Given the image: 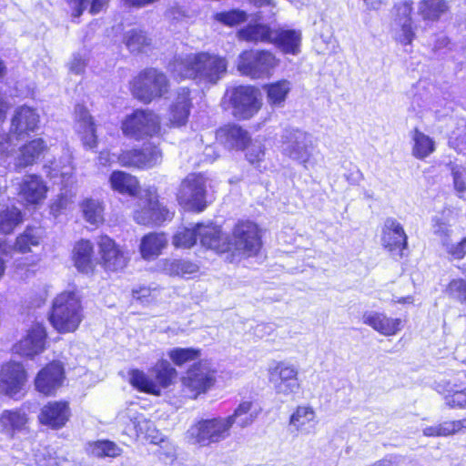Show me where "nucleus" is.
<instances>
[{
	"instance_id": "1",
	"label": "nucleus",
	"mask_w": 466,
	"mask_h": 466,
	"mask_svg": "<svg viewBox=\"0 0 466 466\" xmlns=\"http://www.w3.org/2000/svg\"><path fill=\"white\" fill-rule=\"evenodd\" d=\"M174 77L191 78L199 83L217 84L226 74L228 62L225 57L208 52L179 56L169 63Z\"/></svg>"
},
{
	"instance_id": "2",
	"label": "nucleus",
	"mask_w": 466,
	"mask_h": 466,
	"mask_svg": "<svg viewBox=\"0 0 466 466\" xmlns=\"http://www.w3.org/2000/svg\"><path fill=\"white\" fill-rule=\"evenodd\" d=\"M281 154L300 164L305 169L314 168L318 164L319 151L312 136L301 129L286 127L279 140Z\"/></svg>"
},
{
	"instance_id": "3",
	"label": "nucleus",
	"mask_w": 466,
	"mask_h": 466,
	"mask_svg": "<svg viewBox=\"0 0 466 466\" xmlns=\"http://www.w3.org/2000/svg\"><path fill=\"white\" fill-rule=\"evenodd\" d=\"M82 317L81 302L76 292L65 291L56 297L50 322L57 331H75L82 321Z\"/></svg>"
},
{
	"instance_id": "4",
	"label": "nucleus",
	"mask_w": 466,
	"mask_h": 466,
	"mask_svg": "<svg viewBox=\"0 0 466 466\" xmlns=\"http://www.w3.org/2000/svg\"><path fill=\"white\" fill-rule=\"evenodd\" d=\"M279 59L268 50L249 49L241 52L237 58V70L251 79L268 78L279 66Z\"/></svg>"
},
{
	"instance_id": "5",
	"label": "nucleus",
	"mask_w": 466,
	"mask_h": 466,
	"mask_svg": "<svg viewBox=\"0 0 466 466\" xmlns=\"http://www.w3.org/2000/svg\"><path fill=\"white\" fill-rule=\"evenodd\" d=\"M230 419L215 417L197 421L187 431L189 441L201 447L219 443L230 436Z\"/></svg>"
},
{
	"instance_id": "6",
	"label": "nucleus",
	"mask_w": 466,
	"mask_h": 466,
	"mask_svg": "<svg viewBox=\"0 0 466 466\" xmlns=\"http://www.w3.org/2000/svg\"><path fill=\"white\" fill-rule=\"evenodd\" d=\"M121 129L126 137L136 140L152 137L160 133V117L149 109H137L125 117Z\"/></svg>"
},
{
	"instance_id": "7",
	"label": "nucleus",
	"mask_w": 466,
	"mask_h": 466,
	"mask_svg": "<svg viewBox=\"0 0 466 466\" xmlns=\"http://www.w3.org/2000/svg\"><path fill=\"white\" fill-rule=\"evenodd\" d=\"M207 183L208 179L203 174H188L177 193L179 205L190 211H203L207 207Z\"/></svg>"
},
{
	"instance_id": "8",
	"label": "nucleus",
	"mask_w": 466,
	"mask_h": 466,
	"mask_svg": "<svg viewBox=\"0 0 466 466\" xmlns=\"http://www.w3.org/2000/svg\"><path fill=\"white\" fill-rule=\"evenodd\" d=\"M232 115L238 119H249L260 109L258 90L252 86H238L227 91Z\"/></svg>"
},
{
	"instance_id": "9",
	"label": "nucleus",
	"mask_w": 466,
	"mask_h": 466,
	"mask_svg": "<svg viewBox=\"0 0 466 466\" xmlns=\"http://www.w3.org/2000/svg\"><path fill=\"white\" fill-rule=\"evenodd\" d=\"M168 81L167 76L155 68L141 72L133 82V95L144 103L151 102L155 97L167 92Z\"/></svg>"
},
{
	"instance_id": "10",
	"label": "nucleus",
	"mask_w": 466,
	"mask_h": 466,
	"mask_svg": "<svg viewBox=\"0 0 466 466\" xmlns=\"http://www.w3.org/2000/svg\"><path fill=\"white\" fill-rule=\"evenodd\" d=\"M268 380L280 396L289 397L300 390L299 370L289 361H274L268 368Z\"/></svg>"
},
{
	"instance_id": "11",
	"label": "nucleus",
	"mask_w": 466,
	"mask_h": 466,
	"mask_svg": "<svg viewBox=\"0 0 466 466\" xmlns=\"http://www.w3.org/2000/svg\"><path fill=\"white\" fill-rule=\"evenodd\" d=\"M412 11V4L409 1L395 4L391 11L390 34L394 41L401 46L411 45L416 36Z\"/></svg>"
},
{
	"instance_id": "12",
	"label": "nucleus",
	"mask_w": 466,
	"mask_h": 466,
	"mask_svg": "<svg viewBox=\"0 0 466 466\" xmlns=\"http://www.w3.org/2000/svg\"><path fill=\"white\" fill-rule=\"evenodd\" d=\"M262 245L258 226L251 221L238 222L233 230L230 249L244 257L256 255Z\"/></svg>"
},
{
	"instance_id": "13",
	"label": "nucleus",
	"mask_w": 466,
	"mask_h": 466,
	"mask_svg": "<svg viewBox=\"0 0 466 466\" xmlns=\"http://www.w3.org/2000/svg\"><path fill=\"white\" fill-rule=\"evenodd\" d=\"M183 392L191 399L206 393L215 382V371L206 363L198 362L187 370L181 379Z\"/></svg>"
},
{
	"instance_id": "14",
	"label": "nucleus",
	"mask_w": 466,
	"mask_h": 466,
	"mask_svg": "<svg viewBox=\"0 0 466 466\" xmlns=\"http://www.w3.org/2000/svg\"><path fill=\"white\" fill-rule=\"evenodd\" d=\"M171 218L172 214L159 204L155 192L151 190L145 191L134 211V219L142 225H157Z\"/></svg>"
},
{
	"instance_id": "15",
	"label": "nucleus",
	"mask_w": 466,
	"mask_h": 466,
	"mask_svg": "<svg viewBox=\"0 0 466 466\" xmlns=\"http://www.w3.org/2000/svg\"><path fill=\"white\" fill-rule=\"evenodd\" d=\"M17 195L25 206H38L46 198L48 187L43 178L37 175H25L17 183Z\"/></svg>"
},
{
	"instance_id": "16",
	"label": "nucleus",
	"mask_w": 466,
	"mask_h": 466,
	"mask_svg": "<svg viewBox=\"0 0 466 466\" xmlns=\"http://www.w3.org/2000/svg\"><path fill=\"white\" fill-rule=\"evenodd\" d=\"M97 245L105 269L118 271L127 266L129 260L128 253L117 246L112 238L100 236Z\"/></svg>"
},
{
	"instance_id": "17",
	"label": "nucleus",
	"mask_w": 466,
	"mask_h": 466,
	"mask_svg": "<svg viewBox=\"0 0 466 466\" xmlns=\"http://www.w3.org/2000/svg\"><path fill=\"white\" fill-rule=\"evenodd\" d=\"M26 381V372L17 362H8L0 370V391L9 397H16Z\"/></svg>"
},
{
	"instance_id": "18",
	"label": "nucleus",
	"mask_w": 466,
	"mask_h": 466,
	"mask_svg": "<svg viewBox=\"0 0 466 466\" xmlns=\"http://www.w3.org/2000/svg\"><path fill=\"white\" fill-rule=\"evenodd\" d=\"M382 246L392 256L401 258L407 247V235L401 224L393 218H388L383 224L381 234Z\"/></svg>"
},
{
	"instance_id": "19",
	"label": "nucleus",
	"mask_w": 466,
	"mask_h": 466,
	"mask_svg": "<svg viewBox=\"0 0 466 466\" xmlns=\"http://www.w3.org/2000/svg\"><path fill=\"white\" fill-rule=\"evenodd\" d=\"M64 379L62 364L58 361L51 362L37 373L35 380V389L44 395H53L62 386Z\"/></svg>"
},
{
	"instance_id": "20",
	"label": "nucleus",
	"mask_w": 466,
	"mask_h": 466,
	"mask_svg": "<svg viewBox=\"0 0 466 466\" xmlns=\"http://www.w3.org/2000/svg\"><path fill=\"white\" fill-rule=\"evenodd\" d=\"M435 390L443 396L445 404L451 409H466V385L461 379L441 380Z\"/></svg>"
},
{
	"instance_id": "21",
	"label": "nucleus",
	"mask_w": 466,
	"mask_h": 466,
	"mask_svg": "<svg viewBox=\"0 0 466 466\" xmlns=\"http://www.w3.org/2000/svg\"><path fill=\"white\" fill-rule=\"evenodd\" d=\"M74 127L86 147L92 149L96 147V125L88 110L83 105L76 106Z\"/></svg>"
},
{
	"instance_id": "22",
	"label": "nucleus",
	"mask_w": 466,
	"mask_h": 466,
	"mask_svg": "<svg viewBox=\"0 0 466 466\" xmlns=\"http://www.w3.org/2000/svg\"><path fill=\"white\" fill-rule=\"evenodd\" d=\"M198 234L203 247L224 253L230 250L228 237L221 231V228L213 224H198Z\"/></svg>"
},
{
	"instance_id": "23",
	"label": "nucleus",
	"mask_w": 466,
	"mask_h": 466,
	"mask_svg": "<svg viewBox=\"0 0 466 466\" xmlns=\"http://www.w3.org/2000/svg\"><path fill=\"white\" fill-rule=\"evenodd\" d=\"M46 332L43 325L36 323L15 347V352L32 358L41 353L46 345Z\"/></svg>"
},
{
	"instance_id": "24",
	"label": "nucleus",
	"mask_w": 466,
	"mask_h": 466,
	"mask_svg": "<svg viewBox=\"0 0 466 466\" xmlns=\"http://www.w3.org/2000/svg\"><path fill=\"white\" fill-rule=\"evenodd\" d=\"M70 408L66 401H49L39 413L38 419L43 425L52 429H61L70 418Z\"/></svg>"
},
{
	"instance_id": "25",
	"label": "nucleus",
	"mask_w": 466,
	"mask_h": 466,
	"mask_svg": "<svg viewBox=\"0 0 466 466\" xmlns=\"http://www.w3.org/2000/svg\"><path fill=\"white\" fill-rule=\"evenodd\" d=\"M362 321L383 336H393L402 328V320L391 318L384 312L369 310L363 313Z\"/></svg>"
},
{
	"instance_id": "26",
	"label": "nucleus",
	"mask_w": 466,
	"mask_h": 466,
	"mask_svg": "<svg viewBox=\"0 0 466 466\" xmlns=\"http://www.w3.org/2000/svg\"><path fill=\"white\" fill-rule=\"evenodd\" d=\"M46 142L41 138H34L19 147L15 157L16 168H25L35 164L47 152Z\"/></svg>"
},
{
	"instance_id": "27",
	"label": "nucleus",
	"mask_w": 466,
	"mask_h": 466,
	"mask_svg": "<svg viewBox=\"0 0 466 466\" xmlns=\"http://www.w3.org/2000/svg\"><path fill=\"white\" fill-rule=\"evenodd\" d=\"M318 422L315 410L309 405L298 406L289 419L290 428L303 435L313 433Z\"/></svg>"
},
{
	"instance_id": "28",
	"label": "nucleus",
	"mask_w": 466,
	"mask_h": 466,
	"mask_svg": "<svg viewBox=\"0 0 466 466\" xmlns=\"http://www.w3.org/2000/svg\"><path fill=\"white\" fill-rule=\"evenodd\" d=\"M301 39L299 30L278 28L273 30L271 44L284 54L297 56L300 53Z\"/></svg>"
},
{
	"instance_id": "29",
	"label": "nucleus",
	"mask_w": 466,
	"mask_h": 466,
	"mask_svg": "<svg viewBox=\"0 0 466 466\" xmlns=\"http://www.w3.org/2000/svg\"><path fill=\"white\" fill-rule=\"evenodd\" d=\"M93 257L94 246L90 240L80 239L75 244L72 258L78 271L86 274L93 272L96 266Z\"/></svg>"
},
{
	"instance_id": "30",
	"label": "nucleus",
	"mask_w": 466,
	"mask_h": 466,
	"mask_svg": "<svg viewBox=\"0 0 466 466\" xmlns=\"http://www.w3.org/2000/svg\"><path fill=\"white\" fill-rule=\"evenodd\" d=\"M191 107V99L187 88H180L170 106L169 121L172 126L180 127L186 124Z\"/></svg>"
},
{
	"instance_id": "31",
	"label": "nucleus",
	"mask_w": 466,
	"mask_h": 466,
	"mask_svg": "<svg viewBox=\"0 0 466 466\" xmlns=\"http://www.w3.org/2000/svg\"><path fill=\"white\" fill-rule=\"evenodd\" d=\"M28 418L25 412L15 410H5L0 416L1 431L13 438L16 433L27 431Z\"/></svg>"
},
{
	"instance_id": "32",
	"label": "nucleus",
	"mask_w": 466,
	"mask_h": 466,
	"mask_svg": "<svg viewBox=\"0 0 466 466\" xmlns=\"http://www.w3.org/2000/svg\"><path fill=\"white\" fill-rule=\"evenodd\" d=\"M448 10L445 0H420L416 5V15L426 25L439 21Z\"/></svg>"
},
{
	"instance_id": "33",
	"label": "nucleus",
	"mask_w": 466,
	"mask_h": 466,
	"mask_svg": "<svg viewBox=\"0 0 466 466\" xmlns=\"http://www.w3.org/2000/svg\"><path fill=\"white\" fill-rule=\"evenodd\" d=\"M217 137L227 147L238 150L243 149L249 142L248 133L237 125L219 128Z\"/></svg>"
},
{
	"instance_id": "34",
	"label": "nucleus",
	"mask_w": 466,
	"mask_h": 466,
	"mask_svg": "<svg viewBox=\"0 0 466 466\" xmlns=\"http://www.w3.org/2000/svg\"><path fill=\"white\" fill-rule=\"evenodd\" d=\"M167 239L163 233L145 235L140 242L139 249L144 259L151 260L158 257L166 248Z\"/></svg>"
},
{
	"instance_id": "35",
	"label": "nucleus",
	"mask_w": 466,
	"mask_h": 466,
	"mask_svg": "<svg viewBox=\"0 0 466 466\" xmlns=\"http://www.w3.org/2000/svg\"><path fill=\"white\" fill-rule=\"evenodd\" d=\"M273 30L264 24L249 23L238 30V37L246 42L271 44Z\"/></svg>"
},
{
	"instance_id": "36",
	"label": "nucleus",
	"mask_w": 466,
	"mask_h": 466,
	"mask_svg": "<svg viewBox=\"0 0 466 466\" xmlns=\"http://www.w3.org/2000/svg\"><path fill=\"white\" fill-rule=\"evenodd\" d=\"M291 88V82L287 79L266 85L264 90L267 95V102L271 106L283 107Z\"/></svg>"
},
{
	"instance_id": "37",
	"label": "nucleus",
	"mask_w": 466,
	"mask_h": 466,
	"mask_svg": "<svg viewBox=\"0 0 466 466\" xmlns=\"http://www.w3.org/2000/svg\"><path fill=\"white\" fill-rule=\"evenodd\" d=\"M411 154L417 159H424L435 151V141L418 128L410 132Z\"/></svg>"
},
{
	"instance_id": "38",
	"label": "nucleus",
	"mask_w": 466,
	"mask_h": 466,
	"mask_svg": "<svg viewBox=\"0 0 466 466\" xmlns=\"http://www.w3.org/2000/svg\"><path fill=\"white\" fill-rule=\"evenodd\" d=\"M162 269L170 276L191 278L199 271V266L187 259L171 258L163 261Z\"/></svg>"
},
{
	"instance_id": "39",
	"label": "nucleus",
	"mask_w": 466,
	"mask_h": 466,
	"mask_svg": "<svg viewBox=\"0 0 466 466\" xmlns=\"http://www.w3.org/2000/svg\"><path fill=\"white\" fill-rule=\"evenodd\" d=\"M111 187L121 193L135 196L139 189V183L136 177L124 171H114L109 177Z\"/></svg>"
},
{
	"instance_id": "40",
	"label": "nucleus",
	"mask_w": 466,
	"mask_h": 466,
	"mask_svg": "<svg viewBox=\"0 0 466 466\" xmlns=\"http://www.w3.org/2000/svg\"><path fill=\"white\" fill-rule=\"evenodd\" d=\"M86 451L96 458H116L122 454L123 450L111 441L100 440L86 443Z\"/></svg>"
},
{
	"instance_id": "41",
	"label": "nucleus",
	"mask_w": 466,
	"mask_h": 466,
	"mask_svg": "<svg viewBox=\"0 0 466 466\" xmlns=\"http://www.w3.org/2000/svg\"><path fill=\"white\" fill-rule=\"evenodd\" d=\"M80 209L87 223L98 226L104 222V206L99 200L86 198L80 203Z\"/></svg>"
},
{
	"instance_id": "42",
	"label": "nucleus",
	"mask_w": 466,
	"mask_h": 466,
	"mask_svg": "<svg viewBox=\"0 0 466 466\" xmlns=\"http://www.w3.org/2000/svg\"><path fill=\"white\" fill-rule=\"evenodd\" d=\"M463 429H466V418L426 427L423 429V434L428 437L448 436Z\"/></svg>"
},
{
	"instance_id": "43",
	"label": "nucleus",
	"mask_w": 466,
	"mask_h": 466,
	"mask_svg": "<svg viewBox=\"0 0 466 466\" xmlns=\"http://www.w3.org/2000/svg\"><path fill=\"white\" fill-rule=\"evenodd\" d=\"M156 378V383L160 389L167 388L177 376V370L166 360H158L152 369Z\"/></svg>"
},
{
	"instance_id": "44",
	"label": "nucleus",
	"mask_w": 466,
	"mask_h": 466,
	"mask_svg": "<svg viewBox=\"0 0 466 466\" xmlns=\"http://www.w3.org/2000/svg\"><path fill=\"white\" fill-rule=\"evenodd\" d=\"M129 382L137 390L154 394L160 395V389L157 383L147 375L139 370H132L129 371Z\"/></svg>"
},
{
	"instance_id": "45",
	"label": "nucleus",
	"mask_w": 466,
	"mask_h": 466,
	"mask_svg": "<svg viewBox=\"0 0 466 466\" xmlns=\"http://www.w3.org/2000/svg\"><path fill=\"white\" fill-rule=\"evenodd\" d=\"M124 42L130 52L140 53L150 45L151 40L141 29L133 28L125 33Z\"/></svg>"
},
{
	"instance_id": "46",
	"label": "nucleus",
	"mask_w": 466,
	"mask_h": 466,
	"mask_svg": "<svg viewBox=\"0 0 466 466\" xmlns=\"http://www.w3.org/2000/svg\"><path fill=\"white\" fill-rule=\"evenodd\" d=\"M23 220L22 212L15 207L0 211V233L10 234Z\"/></svg>"
},
{
	"instance_id": "47",
	"label": "nucleus",
	"mask_w": 466,
	"mask_h": 466,
	"mask_svg": "<svg viewBox=\"0 0 466 466\" xmlns=\"http://www.w3.org/2000/svg\"><path fill=\"white\" fill-rule=\"evenodd\" d=\"M252 405L249 400L243 401L236 408L233 414L226 417L230 419L231 428L235 423L241 428H246L253 422L256 415L251 412Z\"/></svg>"
},
{
	"instance_id": "48",
	"label": "nucleus",
	"mask_w": 466,
	"mask_h": 466,
	"mask_svg": "<svg viewBox=\"0 0 466 466\" xmlns=\"http://www.w3.org/2000/svg\"><path fill=\"white\" fill-rule=\"evenodd\" d=\"M45 168L48 169L47 175L51 178L61 177L64 180H67L73 174L71 157L66 155L59 162L55 161L50 166H45Z\"/></svg>"
},
{
	"instance_id": "49",
	"label": "nucleus",
	"mask_w": 466,
	"mask_h": 466,
	"mask_svg": "<svg viewBox=\"0 0 466 466\" xmlns=\"http://www.w3.org/2000/svg\"><path fill=\"white\" fill-rule=\"evenodd\" d=\"M167 356L177 366H182L200 357V350L195 348H174L167 352Z\"/></svg>"
},
{
	"instance_id": "50",
	"label": "nucleus",
	"mask_w": 466,
	"mask_h": 466,
	"mask_svg": "<svg viewBox=\"0 0 466 466\" xmlns=\"http://www.w3.org/2000/svg\"><path fill=\"white\" fill-rule=\"evenodd\" d=\"M198 224L192 228H183L177 231L173 237V245L178 248H190L197 242Z\"/></svg>"
},
{
	"instance_id": "51",
	"label": "nucleus",
	"mask_w": 466,
	"mask_h": 466,
	"mask_svg": "<svg viewBox=\"0 0 466 466\" xmlns=\"http://www.w3.org/2000/svg\"><path fill=\"white\" fill-rule=\"evenodd\" d=\"M141 161L146 162L141 165V169L152 168L159 165L162 161V152L155 145H145L141 148Z\"/></svg>"
},
{
	"instance_id": "52",
	"label": "nucleus",
	"mask_w": 466,
	"mask_h": 466,
	"mask_svg": "<svg viewBox=\"0 0 466 466\" xmlns=\"http://www.w3.org/2000/svg\"><path fill=\"white\" fill-rule=\"evenodd\" d=\"M446 294L461 305L466 306V279H451L446 288Z\"/></svg>"
},
{
	"instance_id": "53",
	"label": "nucleus",
	"mask_w": 466,
	"mask_h": 466,
	"mask_svg": "<svg viewBox=\"0 0 466 466\" xmlns=\"http://www.w3.org/2000/svg\"><path fill=\"white\" fill-rule=\"evenodd\" d=\"M214 18L225 25L234 26L245 22L248 18V15L245 11L232 9L229 11L217 13L214 15Z\"/></svg>"
},
{
	"instance_id": "54",
	"label": "nucleus",
	"mask_w": 466,
	"mask_h": 466,
	"mask_svg": "<svg viewBox=\"0 0 466 466\" xmlns=\"http://www.w3.org/2000/svg\"><path fill=\"white\" fill-rule=\"evenodd\" d=\"M141 149L123 150L117 157L121 166L127 167H135L141 169V165L146 162L141 161Z\"/></svg>"
},
{
	"instance_id": "55",
	"label": "nucleus",
	"mask_w": 466,
	"mask_h": 466,
	"mask_svg": "<svg viewBox=\"0 0 466 466\" xmlns=\"http://www.w3.org/2000/svg\"><path fill=\"white\" fill-rule=\"evenodd\" d=\"M127 415L129 418L132 427L137 437L143 438L147 428H149L151 420H147L142 414H138L136 410L128 409Z\"/></svg>"
},
{
	"instance_id": "56",
	"label": "nucleus",
	"mask_w": 466,
	"mask_h": 466,
	"mask_svg": "<svg viewBox=\"0 0 466 466\" xmlns=\"http://www.w3.org/2000/svg\"><path fill=\"white\" fill-rule=\"evenodd\" d=\"M39 238L32 233L31 230H26L24 234L20 235L16 238L15 248L22 252L25 253L30 250L31 246H37Z\"/></svg>"
},
{
	"instance_id": "57",
	"label": "nucleus",
	"mask_w": 466,
	"mask_h": 466,
	"mask_svg": "<svg viewBox=\"0 0 466 466\" xmlns=\"http://www.w3.org/2000/svg\"><path fill=\"white\" fill-rule=\"evenodd\" d=\"M447 253L454 259H461L466 255V238L458 243H451L449 240L443 242Z\"/></svg>"
},
{
	"instance_id": "58",
	"label": "nucleus",
	"mask_w": 466,
	"mask_h": 466,
	"mask_svg": "<svg viewBox=\"0 0 466 466\" xmlns=\"http://www.w3.org/2000/svg\"><path fill=\"white\" fill-rule=\"evenodd\" d=\"M265 156L264 146L261 143H252L248 146L246 157L252 165H258L263 160Z\"/></svg>"
},
{
	"instance_id": "59",
	"label": "nucleus",
	"mask_w": 466,
	"mask_h": 466,
	"mask_svg": "<svg viewBox=\"0 0 466 466\" xmlns=\"http://www.w3.org/2000/svg\"><path fill=\"white\" fill-rule=\"evenodd\" d=\"M432 230L433 233L439 236L441 238L442 243L446 240L448 241V237L450 235L449 226L444 222L441 218L434 217L432 218Z\"/></svg>"
},
{
	"instance_id": "60",
	"label": "nucleus",
	"mask_w": 466,
	"mask_h": 466,
	"mask_svg": "<svg viewBox=\"0 0 466 466\" xmlns=\"http://www.w3.org/2000/svg\"><path fill=\"white\" fill-rule=\"evenodd\" d=\"M452 174H453L454 187L460 194H462L466 190V181H465L466 169L465 168H453Z\"/></svg>"
},
{
	"instance_id": "61",
	"label": "nucleus",
	"mask_w": 466,
	"mask_h": 466,
	"mask_svg": "<svg viewBox=\"0 0 466 466\" xmlns=\"http://www.w3.org/2000/svg\"><path fill=\"white\" fill-rule=\"evenodd\" d=\"M67 4L72 16L74 18H78L86 8L88 1L87 0H65Z\"/></svg>"
},
{
	"instance_id": "62",
	"label": "nucleus",
	"mask_w": 466,
	"mask_h": 466,
	"mask_svg": "<svg viewBox=\"0 0 466 466\" xmlns=\"http://www.w3.org/2000/svg\"><path fill=\"white\" fill-rule=\"evenodd\" d=\"M143 439L150 441L151 443L159 444L165 443V441L158 431L156 429L154 423L151 421L147 431L144 435Z\"/></svg>"
},
{
	"instance_id": "63",
	"label": "nucleus",
	"mask_w": 466,
	"mask_h": 466,
	"mask_svg": "<svg viewBox=\"0 0 466 466\" xmlns=\"http://www.w3.org/2000/svg\"><path fill=\"white\" fill-rule=\"evenodd\" d=\"M86 67V60L80 56H74L70 63V70L76 74H80Z\"/></svg>"
},
{
	"instance_id": "64",
	"label": "nucleus",
	"mask_w": 466,
	"mask_h": 466,
	"mask_svg": "<svg viewBox=\"0 0 466 466\" xmlns=\"http://www.w3.org/2000/svg\"><path fill=\"white\" fill-rule=\"evenodd\" d=\"M399 460L397 456L388 455L385 458L372 463L373 466H394L398 464Z\"/></svg>"
}]
</instances>
